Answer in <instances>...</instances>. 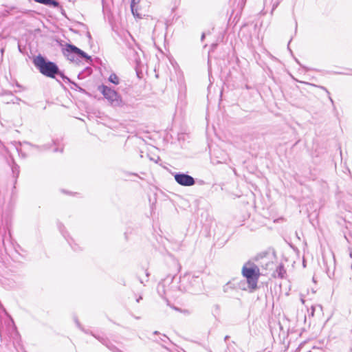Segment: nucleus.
<instances>
[{
	"label": "nucleus",
	"mask_w": 352,
	"mask_h": 352,
	"mask_svg": "<svg viewBox=\"0 0 352 352\" xmlns=\"http://www.w3.org/2000/svg\"><path fill=\"white\" fill-rule=\"evenodd\" d=\"M33 63L43 76L51 78H56L58 72V66L56 63L48 60L41 54H38L34 58Z\"/></svg>",
	"instance_id": "1"
},
{
	"label": "nucleus",
	"mask_w": 352,
	"mask_h": 352,
	"mask_svg": "<svg viewBox=\"0 0 352 352\" xmlns=\"http://www.w3.org/2000/svg\"><path fill=\"white\" fill-rule=\"evenodd\" d=\"M63 53L67 60L76 64H78L80 59H84L87 63L92 62L91 56L71 43L65 45V48L63 49Z\"/></svg>",
	"instance_id": "2"
},
{
	"label": "nucleus",
	"mask_w": 352,
	"mask_h": 352,
	"mask_svg": "<svg viewBox=\"0 0 352 352\" xmlns=\"http://www.w3.org/2000/svg\"><path fill=\"white\" fill-rule=\"evenodd\" d=\"M242 275L246 278L248 287L251 292L257 288V283L260 276L258 267L254 263L248 261L242 268Z\"/></svg>",
	"instance_id": "3"
},
{
	"label": "nucleus",
	"mask_w": 352,
	"mask_h": 352,
	"mask_svg": "<svg viewBox=\"0 0 352 352\" xmlns=\"http://www.w3.org/2000/svg\"><path fill=\"white\" fill-rule=\"evenodd\" d=\"M179 289L196 294L202 291V280L198 276L185 275L180 280Z\"/></svg>",
	"instance_id": "4"
},
{
	"label": "nucleus",
	"mask_w": 352,
	"mask_h": 352,
	"mask_svg": "<svg viewBox=\"0 0 352 352\" xmlns=\"http://www.w3.org/2000/svg\"><path fill=\"white\" fill-rule=\"evenodd\" d=\"M98 90L102 94L104 98L112 107H122L124 104L120 95L111 87L104 85H101L98 87Z\"/></svg>",
	"instance_id": "5"
},
{
	"label": "nucleus",
	"mask_w": 352,
	"mask_h": 352,
	"mask_svg": "<svg viewBox=\"0 0 352 352\" xmlns=\"http://www.w3.org/2000/svg\"><path fill=\"white\" fill-rule=\"evenodd\" d=\"M172 175L175 182L180 186H192L196 183L195 179L187 173L178 172L173 173Z\"/></svg>",
	"instance_id": "6"
},
{
	"label": "nucleus",
	"mask_w": 352,
	"mask_h": 352,
	"mask_svg": "<svg viewBox=\"0 0 352 352\" xmlns=\"http://www.w3.org/2000/svg\"><path fill=\"white\" fill-rule=\"evenodd\" d=\"M0 96L3 97V102L6 104L16 103L17 101H20L21 99L14 96L11 91H3L0 93Z\"/></svg>",
	"instance_id": "7"
},
{
	"label": "nucleus",
	"mask_w": 352,
	"mask_h": 352,
	"mask_svg": "<svg viewBox=\"0 0 352 352\" xmlns=\"http://www.w3.org/2000/svg\"><path fill=\"white\" fill-rule=\"evenodd\" d=\"M129 59L133 62L136 66H138L140 63H141V60L140 58V56L133 47H132L131 45H129V52H127Z\"/></svg>",
	"instance_id": "8"
},
{
	"label": "nucleus",
	"mask_w": 352,
	"mask_h": 352,
	"mask_svg": "<svg viewBox=\"0 0 352 352\" xmlns=\"http://www.w3.org/2000/svg\"><path fill=\"white\" fill-rule=\"evenodd\" d=\"M174 278L175 276L168 275L158 284L157 292L161 296H163V295L165 294L164 287L166 284H169L170 283L173 282Z\"/></svg>",
	"instance_id": "9"
},
{
	"label": "nucleus",
	"mask_w": 352,
	"mask_h": 352,
	"mask_svg": "<svg viewBox=\"0 0 352 352\" xmlns=\"http://www.w3.org/2000/svg\"><path fill=\"white\" fill-rule=\"evenodd\" d=\"M75 322H76V325L78 326V327L80 329H81L82 331H84L85 333H90L95 338H96L98 341H100L103 345L107 344V342L108 341L107 338H103V337H101L99 336H96L94 333H93L92 332H89V331L84 329V328H82V325L80 324V323L79 322V321L78 320L77 318L75 319Z\"/></svg>",
	"instance_id": "10"
},
{
	"label": "nucleus",
	"mask_w": 352,
	"mask_h": 352,
	"mask_svg": "<svg viewBox=\"0 0 352 352\" xmlns=\"http://www.w3.org/2000/svg\"><path fill=\"white\" fill-rule=\"evenodd\" d=\"M58 227L59 230L62 233L63 236L66 239V240L69 243L71 248L74 251H78L80 250V247L76 243H74V241L72 239H71V241H69V239H68L67 238L66 233L63 231L64 226L60 223H58Z\"/></svg>",
	"instance_id": "11"
},
{
	"label": "nucleus",
	"mask_w": 352,
	"mask_h": 352,
	"mask_svg": "<svg viewBox=\"0 0 352 352\" xmlns=\"http://www.w3.org/2000/svg\"><path fill=\"white\" fill-rule=\"evenodd\" d=\"M35 2L53 7V8H59L60 3L57 0H34Z\"/></svg>",
	"instance_id": "12"
},
{
	"label": "nucleus",
	"mask_w": 352,
	"mask_h": 352,
	"mask_svg": "<svg viewBox=\"0 0 352 352\" xmlns=\"http://www.w3.org/2000/svg\"><path fill=\"white\" fill-rule=\"evenodd\" d=\"M275 274L278 278H283L284 277L285 274H286V270L283 264L278 265L275 271Z\"/></svg>",
	"instance_id": "13"
},
{
	"label": "nucleus",
	"mask_w": 352,
	"mask_h": 352,
	"mask_svg": "<svg viewBox=\"0 0 352 352\" xmlns=\"http://www.w3.org/2000/svg\"><path fill=\"white\" fill-rule=\"evenodd\" d=\"M109 81L116 85H117L120 83V79H119L118 76L115 73H112L109 76Z\"/></svg>",
	"instance_id": "14"
},
{
	"label": "nucleus",
	"mask_w": 352,
	"mask_h": 352,
	"mask_svg": "<svg viewBox=\"0 0 352 352\" xmlns=\"http://www.w3.org/2000/svg\"><path fill=\"white\" fill-rule=\"evenodd\" d=\"M104 346H106L112 352H123L117 348L115 345H113L109 340Z\"/></svg>",
	"instance_id": "15"
},
{
	"label": "nucleus",
	"mask_w": 352,
	"mask_h": 352,
	"mask_svg": "<svg viewBox=\"0 0 352 352\" xmlns=\"http://www.w3.org/2000/svg\"><path fill=\"white\" fill-rule=\"evenodd\" d=\"M72 85V86L71 87V89H75V90H77L82 94H86V91L85 89H84L83 88L80 87L77 83L73 82L71 80V82H69Z\"/></svg>",
	"instance_id": "16"
},
{
	"label": "nucleus",
	"mask_w": 352,
	"mask_h": 352,
	"mask_svg": "<svg viewBox=\"0 0 352 352\" xmlns=\"http://www.w3.org/2000/svg\"><path fill=\"white\" fill-rule=\"evenodd\" d=\"M56 76H59L65 82H71V80L67 76H66L64 74V73L61 70H60L59 68H58V72L56 74Z\"/></svg>",
	"instance_id": "17"
},
{
	"label": "nucleus",
	"mask_w": 352,
	"mask_h": 352,
	"mask_svg": "<svg viewBox=\"0 0 352 352\" xmlns=\"http://www.w3.org/2000/svg\"><path fill=\"white\" fill-rule=\"evenodd\" d=\"M12 171L14 177L16 179L19 175V166L17 164H14L12 166Z\"/></svg>",
	"instance_id": "18"
},
{
	"label": "nucleus",
	"mask_w": 352,
	"mask_h": 352,
	"mask_svg": "<svg viewBox=\"0 0 352 352\" xmlns=\"http://www.w3.org/2000/svg\"><path fill=\"white\" fill-rule=\"evenodd\" d=\"M155 342L160 343V342H162L164 343H166L168 341L170 342V339L164 334L162 335V338H160L159 340L156 339L154 340Z\"/></svg>",
	"instance_id": "19"
},
{
	"label": "nucleus",
	"mask_w": 352,
	"mask_h": 352,
	"mask_svg": "<svg viewBox=\"0 0 352 352\" xmlns=\"http://www.w3.org/2000/svg\"><path fill=\"white\" fill-rule=\"evenodd\" d=\"M52 144H44L43 146H36L37 148H40V150L41 151H44V150H48L50 148Z\"/></svg>",
	"instance_id": "20"
},
{
	"label": "nucleus",
	"mask_w": 352,
	"mask_h": 352,
	"mask_svg": "<svg viewBox=\"0 0 352 352\" xmlns=\"http://www.w3.org/2000/svg\"><path fill=\"white\" fill-rule=\"evenodd\" d=\"M318 87H319V88H320L321 89L324 90V91L327 94V95L329 96V100H331V102L333 103V101L332 98H331V96H330V93H329V91L327 90V89L326 87H323V86H318Z\"/></svg>",
	"instance_id": "21"
},
{
	"label": "nucleus",
	"mask_w": 352,
	"mask_h": 352,
	"mask_svg": "<svg viewBox=\"0 0 352 352\" xmlns=\"http://www.w3.org/2000/svg\"><path fill=\"white\" fill-rule=\"evenodd\" d=\"M335 74H343V75H352V70L349 69V72L344 73V72H333Z\"/></svg>",
	"instance_id": "22"
},
{
	"label": "nucleus",
	"mask_w": 352,
	"mask_h": 352,
	"mask_svg": "<svg viewBox=\"0 0 352 352\" xmlns=\"http://www.w3.org/2000/svg\"><path fill=\"white\" fill-rule=\"evenodd\" d=\"M54 152H55V153H56V152H60V153H63V148H60V149H59V148H54Z\"/></svg>",
	"instance_id": "23"
},
{
	"label": "nucleus",
	"mask_w": 352,
	"mask_h": 352,
	"mask_svg": "<svg viewBox=\"0 0 352 352\" xmlns=\"http://www.w3.org/2000/svg\"><path fill=\"white\" fill-rule=\"evenodd\" d=\"M134 4H135V0H132L131 1V11L134 14L133 12V6H134Z\"/></svg>",
	"instance_id": "24"
},
{
	"label": "nucleus",
	"mask_w": 352,
	"mask_h": 352,
	"mask_svg": "<svg viewBox=\"0 0 352 352\" xmlns=\"http://www.w3.org/2000/svg\"><path fill=\"white\" fill-rule=\"evenodd\" d=\"M86 36L87 37L89 38V40H91L92 38H91V33L89 32V31H87L86 32Z\"/></svg>",
	"instance_id": "25"
},
{
	"label": "nucleus",
	"mask_w": 352,
	"mask_h": 352,
	"mask_svg": "<svg viewBox=\"0 0 352 352\" xmlns=\"http://www.w3.org/2000/svg\"><path fill=\"white\" fill-rule=\"evenodd\" d=\"M278 3H274L273 6H272V13L274 12V10L276 8V7L278 6Z\"/></svg>",
	"instance_id": "26"
},
{
	"label": "nucleus",
	"mask_w": 352,
	"mask_h": 352,
	"mask_svg": "<svg viewBox=\"0 0 352 352\" xmlns=\"http://www.w3.org/2000/svg\"><path fill=\"white\" fill-rule=\"evenodd\" d=\"M78 24H79V25L82 26L83 28H85L86 30L88 29L87 26L85 24H84L82 23H79Z\"/></svg>",
	"instance_id": "27"
},
{
	"label": "nucleus",
	"mask_w": 352,
	"mask_h": 352,
	"mask_svg": "<svg viewBox=\"0 0 352 352\" xmlns=\"http://www.w3.org/2000/svg\"><path fill=\"white\" fill-rule=\"evenodd\" d=\"M82 74H83V72L79 73L78 75V78L79 79L82 78H83Z\"/></svg>",
	"instance_id": "28"
},
{
	"label": "nucleus",
	"mask_w": 352,
	"mask_h": 352,
	"mask_svg": "<svg viewBox=\"0 0 352 352\" xmlns=\"http://www.w3.org/2000/svg\"><path fill=\"white\" fill-rule=\"evenodd\" d=\"M197 182H198V184H200V185H203V184H205L204 181H203V180H199Z\"/></svg>",
	"instance_id": "29"
},
{
	"label": "nucleus",
	"mask_w": 352,
	"mask_h": 352,
	"mask_svg": "<svg viewBox=\"0 0 352 352\" xmlns=\"http://www.w3.org/2000/svg\"><path fill=\"white\" fill-rule=\"evenodd\" d=\"M204 38H205V34H204V33H203V34H201V41H203Z\"/></svg>",
	"instance_id": "30"
},
{
	"label": "nucleus",
	"mask_w": 352,
	"mask_h": 352,
	"mask_svg": "<svg viewBox=\"0 0 352 352\" xmlns=\"http://www.w3.org/2000/svg\"><path fill=\"white\" fill-rule=\"evenodd\" d=\"M60 9H61V13H62L63 15H65V10L63 9V8H62V7H60Z\"/></svg>",
	"instance_id": "31"
},
{
	"label": "nucleus",
	"mask_w": 352,
	"mask_h": 352,
	"mask_svg": "<svg viewBox=\"0 0 352 352\" xmlns=\"http://www.w3.org/2000/svg\"><path fill=\"white\" fill-rule=\"evenodd\" d=\"M297 31V22H295V33H296Z\"/></svg>",
	"instance_id": "32"
},
{
	"label": "nucleus",
	"mask_w": 352,
	"mask_h": 352,
	"mask_svg": "<svg viewBox=\"0 0 352 352\" xmlns=\"http://www.w3.org/2000/svg\"><path fill=\"white\" fill-rule=\"evenodd\" d=\"M229 338H230V336H225V338H224V340H225V341H227V340L229 339Z\"/></svg>",
	"instance_id": "33"
},
{
	"label": "nucleus",
	"mask_w": 352,
	"mask_h": 352,
	"mask_svg": "<svg viewBox=\"0 0 352 352\" xmlns=\"http://www.w3.org/2000/svg\"><path fill=\"white\" fill-rule=\"evenodd\" d=\"M85 70L88 71L89 74L91 73V69L89 67H87Z\"/></svg>",
	"instance_id": "34"
},
{
	"label": "nucleus",
	"mask_w": 352,
	"mask_h": 352,
	"mask_svg": "<svg viewBox=\"0 0 352 352\" xmlns=\"http://www.w3.org/2000/svg\"><path fill=\"white\" fill-rule=\"evenodd\" d=\"M153 334H154V335H158V334H160V332H159V331H155L153 332Z\"/></svg>",
	"instance_id": "35"
},
{
	"label": "nucleus",
	"mask_w": 352,
	"mask_h": 352,
	"mask_svg": "<svg viewBox=\"0 0 352 352\" xmlns=\"http://www.w3.org/2000/svg\"><path fill=\"white\" fill-rule=\"evenodd\" d=\"M141 299H142V297H141V296H140V297L137 299V302H140V300Z\"/></svg>",
	"instance_id": "36"
},
{
	"label": "nucleus",
	"mask_w": 352,
	"mask_h": 352,
	"mask_svg": "<svg viewBox=\"0 0 352 352\" xmlns=\"http://www.w3.org/2000/svg\"><path fill=\"white\" fill-rule=\"evenodd\" d=\"M349 256L352 258V251H350Z\"/></svg>",
	"instance_id": "37"
},
{
	"label": "nucleus",
	"mask_w": 352,
	"mask_h": 352,
	"mask_svg": "<svg viewBox=\"0 0 352 352\" xmlns=\"http://www.w3.org/2000/svg\"><path fill=\"white\" fill-rule=\"evenodd\" d=\"M217 46V44H212V47H215Z\"/></svg>",
	"instance_id": "38"
},
{
	"label": "nucleus",
	"mask_w": 352,
	"mask_h": 352,
	"mask_svg": "<svg viewBox=\"0 0 352 352\" xmlns=\"http://www.w3.org/2000/svg\"><path fill=\"white\" fill-rule=\"evenodd\" d=\"M129 175H133L137 176V174H135V173H129Z\"/></svg>",
	"instance_id": "39"
},
{
	"label": "nucleus",
	"mask_w": 352,
	"mask_h": 352,
	"mask_svg": "<svg viewBox=\"0 0 352 352\" xmlns=\"http://www.w3.org/2000/svg\"><path fill=\"white\" fill-rule=\"evenodd\" d=\"M56 141H53L52 144H56Z\"/></svg>",
	"instance_id": "40"
},
{
	"label": "nucleus",
	"mask_w": 352,
	"mask_h": 352,
	"mask_svg": "<svg viewBox=\"0 0 352 352\" xmlns=\"http://www.w3.org/2000/svg\"><path fill=\"white\" fill-rule=\"evenodd\" d=\"M146 276L148 277L149 276V274L148 272L146 273Z\"/></svg>",
	"instance_id": "41"
},
{
	"label": "nucleus",
	"mask_w": 352,
	"mask_h": 352,
	"mask_svg": "<svg viewBox=\"0 0 352 352\" xmlns=\"http://www.w3.org/2000/svg\"><path fill=\"white\" fill-rule=\"evenodd\" d=\"M296 61L298 64H300V63H299L298 60L296 59Z\"/></svg>",
	"instance_id": "42"
},
{
	"label": "nucleus",
	"mask_w": 352,
	"mask_h": 352,
	"mask_svg": "<svg viewBox=\"0 0 352 352\" xmlns=\"http://www.w3.org/2000/svg\"><path fill=\"white\" fill-rule=\"evenodd\" d=\"M350 282L352 283V277L350 278Z\"/></svg>",
	"instance_id": "43"
},
{
	"label": "nucleus",
	"mask_w": 352,
	"mask_h": 352,
	"mask_svg": "<svg viewBox=\"0 0 352 352\" xmlns=\"http://www.w3.org/2000/svg\"><path fill=\"white\" fill-rule=\"evenodd\" d=\"M351 270H352V263H351Z\"/></svg>",
	"instance_id": "44"
}]
</instances>
